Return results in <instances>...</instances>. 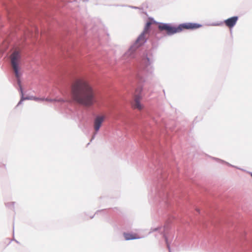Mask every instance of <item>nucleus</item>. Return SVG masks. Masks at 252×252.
I'll list each match as a JSON object with an SVG mask.
<instances>
[{"label": "nucleus", "instance_id": "nucleus-8", "mask_svg": "<svg viewBox=\"0 0 252 252\" xmlns=\"http://www.w3.org/2000/svg\"><path fill=\"white\" fill-rule=\"evenodd\" d=\"M123 235L126 240L138 239L140 238V236L136 233H124Z\"/></svg>", "mask_w": 252, "mask_h": 252}, {"label": "nucleus", "instance_id": "nucleus-12", "mask_svg": "<svg viewBox=\"0 0 252 252\" xmlns=\"http://www.w3.org/2000/svg\"><path fill=\"white\" fill-rule=\"evenodd\" d=\"M157 229H158L157 228H155V229H153V231H155V230H157Z\"/></svg>", "mask_w": 252, "mask_h": 252}, {"label": "nucleus", "instance_id": "nucleus-9", "mask_svg": "<svg viewBox=\"0 0 252 252\" xmlns=\"http://www.w3.org/2000/svg\"><path fill=\"white\" fill-rule=\"evenodd\" d=\"M152 24V23L151 21H148L147 22V23L146 24V25L145 26L144 29V31H143L144 33H147L148 32Z\"/></svg>", "mask_w": 252, "mask_h": 252}, {"label": "nucleus", "instance_id": "nucleus-10", "mask_svg": "<svg viewBox=\"0 0 252 252\" xmlns=\"http://www.w3.org/2000/svg\"><path fill=\"white\" fill-rule=\"evenodd\" d=\"M34 100H36V101H44V98H34Z\"/></svg>", "mask_w": 252, "mask_h": 252}, {"label": "nucleus", "instance_id": "nucleus-11", "mask_svg": "<svg viewBox=\"0 0 252 252\" xmlns=\"http://www.w3.org/2000/svg\"><path fill=\"white\" fill-rule=\"evenodd\" d=\"M44 101H52V99H49L48 98H44Z\"/></svg>", "mask_w": 252, "mask_h": 252}, {"label": "nucleus", "instance_id": "nucleus-5", "mask_svg": "<svg viewBox=\"0 0 252 252\" xmlns=\"http://www.w3.org/2000/svg\"><path fill=\"white\" fill-rule=\"evenodd\" d=\"M141 97L139 95H135L134 100L132 102V106L134 109L141 110L144 106L141 103Z\"/></svg>", "mask_w": 252, "mask_h": 252}, {"label": "nucleus", "instance_id": "nucleus-2", "mask_svg": "<svg viewBox=\"0 0 252 252\" xmlns=\"http://www.w3.org/2000/svg\"><path fill=\"white\" fill-rule=\"evenodd\" d=\"M201 27V25L196 23H187L179 25L178 27H173L167 24H161L158 26L160 31H165L167 34L171 35L180 32L184 30L196 29Z\"/></svg>", "mask_w": 252, "mask_h": 252}, {"label": "nucleus", "instance_id": "nucleus-6", "mask_svg": "<svg viewBox=\"0 0 252 252\" xmlns=\"http://www.w3.org/2000/svg\"><path fill=\"white\" fill-rule=\"evenodd\" d=\"M237 20L238 17L237 16H234L225 20L224 22L226 26L229 28H232L235 25Z\"/></svg>", "mask_w": 252, "mask_h": 252}, {"label": "nucleus", "instance_id": "nucleus-7", "mask_svg": "<svg viewBox=\"0 0 252 252\" xmlns=\"http://www.w3.org/2000/svg\"><path fill=\"white\" fill-rule=\"evenodd\" d=\"M145 33H144L143 32H142V33L139 36V37L137 39L133 47L137 48L141 46V45H142L145 42Z\"/></svg>", "mask_w": 252, "mask_h": 252}, {"label": "nucleus", "instance_id": "nucleus-4", "mask_svg": "<svg viewBox=\"0 0 252 252\" xmlns=\"http://www.w3.org/2000/svg\"><path fill=\"white\" fill-rule=\"evenodd\" d=\"M105 119L106 116L104 114L98 115L95 117L94 120V128L96 132L98 131Z\"/></svg>", "mask_w": 252, "mask_h": 252}, {"label": "nucleus", "instance_id": "nucleus-3", "mask_svg": "<svg viewBox=\"0 0 252 252\" xmlns=\"http://www.w3.org/2000/svg\"><path fill=\"white\" fill-rule=\"evenodd\" d=\"M11 63L15 75L17 78L20 77L19 72L20 67L21 55L19 51H15L10 56Z\"/></svg>", "mask_w": 252, "mask_h": 252}, {"label": "nucleus", "instance_id": "nucleus-1", "mask_svg": "<svg viewBox=\"0 0 252 252\" xmlns=\"http://www.w3.org/2000/svg\"><path fill=\"white\" fill-rule=\"evenodd\" d=\"M70 94L72 101L85 107H90L95 102L94 89L86 77L76 78L70 86Z\"/></svg>", "mask_w": 252, "mask_h": 252}]
</instances>
